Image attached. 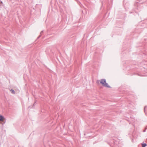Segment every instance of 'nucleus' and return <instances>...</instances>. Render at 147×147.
<instances>
[{
  "label": "nucleus",
  "instance_id": "nucleus-1",
  "mask_svg": "<svg viewBox=\"0 0 147 147\" xmlns=\"http://www.w3.org/2000/svg\"><path fill=\"white\" fill-rule=\"evenodd\" d=\"M101 84L104 86L110 88V86L107 82L106 80L105 79H101L100 80Z\"/></svg>",
  "mask_w": 147,
  "mask_h": 147
},
{
  "label": "nucleus",
  "instance_id": "nucleus-2",
  "mask_svg": "<svg viewBox=\"0 0 147 147\" xmlns=\"http://www.w3.org/2000/svg\"><path fill=\"white\" fill-rule=\"evenodd\" d=\"M5 119L4 117L1 115H0V121L3 122Z\"/></svg>",
  "mask_w": 147,
  "mask_h": 147
},
{
  "label": "nucleus",
  "instance_id": "nucleus-3",
  "mask_svg": "<svg viewBox=\"0 0 147 147\" xmlns=\"http://www.w3.org/2000/svg\"><path fill=\"white\" fill-rule=\"evenodd\" d=\"M11 92L13 94L15 93V92L13 90L11 89L10 90Z\"/></svg>",
  "mask_w": 147,
  "mask_h": 147
},
{
  "label": "nucleus",
  "instance_id": "nucleus-4",
  "mask_svg": "<svg viewBox=\"0 0 147 147\" xmlns=\"http://www.w3.org/2000/svg\"><path fill=\"white\" fill-rule=\"evenodd\" d=\"M146 146V144H142V146L143 147H145Z\"/></svg>",
  "mask_w": 147,
  "mask_h": 147
},
{
  "label": "nucleus",
  "instance_id": "nucleus-5",
  "mask_svg": "<svg viewBox=\"0 0 147 147\" xmlns=\"http://www.w3.org/2000/svg\"><path fill=\"white\" fill-rule=\"evenodd\" d=\"M98 81H97V83H98Z\"/></svg>",
  "mask_w": 147,
  "mask_h": 147
}]
</instances>
